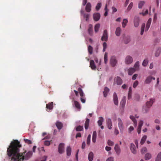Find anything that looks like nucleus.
<instances>
[{
	"instance_id": "obj_32",
	"label": "nucleus",
	"mask_w": 161,
	"mask_h": 161,
	"mask_svg": "<svg viewBox=\"0 0 161 161\" xmlns=\"http://www.w3.org/2000/svg\"><path fill=\"white\" fill-rule=\"evenodd\" d=\"M121 28L119 27H117L115 31V34L117 36H119L120 35Z\"/></svg>"
},
{
	"instance_id": "obj_14",
	"label": "nucleus",
	"mask_w": 161,
	"mask_h": 161,
	"mask_svg": "<svg viewBox=\"0 0 161 161\" xmlns=\"http://www.w3.org/2000/svg\"><path fill=\"white\" fill-rule=\"evenodd\" d=\"M118 125L119 129L120 130H122L123 128V125L122 120L121 119L118 118Z\"/></svg>"
},
{
	"instance_id": "obj_24",
	"label": "nucleus",
	"mask_w": 161,
	"mask_h": 161,
	"mask_svg": "<svg viewBox=\"0 0 161 161\" xmlns=\"http://www.w3.org/2000/svg\"><path fill=\"white\" fill-rule=\"evenodd\" d=\"M88 31L89 35H92V34L93 30L92 25L91 24H89L88 25Z\"/></svg>"
},
{
	"instance_id": "obj_35",
	"label": "nucleus",
	"mask_w": 161,
	"mask_h": 161,
	"mask_svg": "<svg viewBox=\"0 0 161 161\" xmlns=\"http://www.w3.org/2000/svg\"><path fill=\"white\" fill-rule=\"evenodd\" d=\"M127 22H128V20L127 19H123V21L122 23V27L123 28H124L125 27Z\"/></svg>"
},
{
	"instance_id": "obj_34",
	"label": "nucleus",
	"mask_w": 161,
	"mask_h": 161,
	"mask_svg": "<svg viewBox=\"0 0 161 161\" xmlns=\"http://www.w3.org/2000/svg\"><path fill=\"white\" fill-rule=\"evenodd\" d=\"M130 118L132 120L134 123V125L136 127L137 125V121L134 117L132 115H130Z\"/></svg>"
},
{
	"instance_id": "obj_62",
	"label": "nucleus",
	"mask_w": 161,
	"mask_h": 161,
	"mask_svg": "<svg viewBox=\"0 0 161 161\" xmlns=\"http://www.w3.org/2000/svg\"><path fill=\"white\" fill-rule=\"evenodd\" d=\"M81 137V134L80 133H77L76 135V138L80 137Z\"/></svg>"
},
{
	"instance_id": "obj_27",
	"label": "nucleus",
	"mask_w": 161,
	"mask_h": 161,
	"mask_svg": "<svg viewBox=\"0 0 161 161\" xmlns=\"http://www.w3.org/2000/svg\"><path fill=\"white\" fill-rule=\"evenodd\" d=\"M161 52V48L159 47L158 48L155 52V56L157 57L159 56Z\"/></svg>"
},
{
	"instance_id": "obj_16",
	"label": "nucleus",
	"mask_w": 161,
	"mask_h": 161,
	"mask_svg": "<svg viewBox=\"0 0 161 161\" xmlns=\"http://www.w3.org/2000/svg\"><path fill=\"white\" fill-rule=\"evenodd\" d=\"M106 122L108 128L109 129H112L111 126H112L111 120V119L108 118L106 119Z\"/></svg>"
},
{
	"instance_id": "obj_37",
	"label": "nucleus",
	"mask_w": 161,
	"mask_h": 161,
	"mask_svg": "<svg viewBox=\"0 0 161 161\" xmlns=\"http://www.w3.org/2000/svg\"><path fill=\"white\" fill-rule=\"evenodd\" d=\"M100 25L99 24H96L94 27V31L95 32H97L99 28Z\"/></svg>"
},
{
	"instance_id": "obj_5",
	"label": "nucleus",
	"mask_w": 161,
	"mask_h": 161,
	"mask_svg": "<svg viewBox=\"0 0 161 161\" xmlns=\"http://www.w3.org/2000/svg\"><path fill=\"white\" fill-rule=\"evenodd\" d=\"M152 80H155V78L151 75L148 76L146 78L144 83L146 84H149L151 82Z\"/></svg>"
},
{
	"instance_id": "obj_9",
	"label": "nucleus",
	"mask_w": 161,
	"mask_h": 161,
	"mask_svg": "<svg viewBox=\"0 0 161 161\" xmlns=\"http://www.w3.org/2000/svg\"><path fill=\"white\" fill-rule=\"evenodd\" d=\"M108 32L106 30L104 31L103 36L101 38V40L102 41H107L108 40Z\"/></svg>"
},
{
	"instance_id": "obj_38",
	"label": "nucleus",
	"mask_w": 161,
	"mask_h": 161,
	"mask_svg": "<svg viewBox=\"0 0 161 161\" xmlns=\"http://www.w3.org/2000/svg\"><path fill=\"white\" fill-rule=\"evenodd\" d=\"M75 130L77 131H82L83 129V126H81L79 125L76 127H75Z\"/></svg>"
},
{
	"instance_id": "obj_23",
	"label": "nucleus",
	"mask_w": 161,
	"mask_h": 161,
	"mask_svg": "<svg viewBox=\"0 0 161 161\" xmlns=\"http://www.w3.org/2000/svg\"><path fill=\"white\" fill-rule=\"evenodd\" d=\"M136 70V69L134 68H130L128 70V75H131L135 72Z\"/></svg>"
},
{
	"instance_id": "obj_57",
	"label": "nucleus",
	"mask_w": 161,
	"mask_h": 161,
	"mask_svg": "<svg viewBox=\"0 0 161 161\" xmlns=\"http://www.w3.org/2000/svg\"><path fill=\"white\" fill-rule=\"evenodd\" d=\"M101 6V3H98L96 6V8L97 11L98 10Z\"/></svg>"
},
{
	"instance_id": "obj_25",
	"label": "nucleus",
	"mask_w": 161,
	"mask_h": 161,
	"mask_svg": "<svg viewBox=\"0 0 161 161\" xmlns=\"http://www.w3.org/2000/svg\"><path fill=\"white\" fill-rule=\"evenodd\" d=\"M97 137V132L96 131H94L93 132L92 136V141L94 143H95L96 142Z\"/></svg>"
},
{
	"instance_id": "obj_41",
	"label": "nucleus",
	"mask_w": 161,
	"mask_h": 161,
	"mask_svg": "<svg viewBox=\"0 0 161 161\" xmlns=\"http://www.w3.org/2000/svg\"><path fill=\"white\" fill-rule=\"evenodd\" d=\"M78 90L80 93L81 97H83L84 96V93L82 89L81 88L79 87L78 88Z\"/></svg>"
},
{
	"instance_id": "obj_21",
	"label": "nucleus",
	"mask_w": 161,
	"mask_h": 161,
	"mask_svg": "<svg viewBox=\"0 0 161 161\" xmlns=\"http://www.w3.org/2000/svg\"><path fill=\"white\" fill-rule=\"evenodd\" d=\"M91 5L90 3H87L85 9L86 11L87 12H90L91 10Z\"/></svg>"
},
{
	"instance_id": "obj_12",
	"label": "nucleus",
	"mask_w": 161,
	"mask_h": 161,
	"mask_svg": "<svg viewBox=\"0 0 161 161\" xmlns=\"http://www.w3.org/2000/svg\"><path fill=\"white\" fill-rule=\"evenodd\" d=\"M100 17V14L98 13H94L93 14V19L96 21H98Z\"/></svg>"
},
{
	"instance_id": "obj_53",
	"label": "nucleus",
	"mask_w": 161,
	"mask_h": 161,
	"mask_svg": "<svg viewBox=\"0 0 161 161\" xmlns=\"http://www.w3.org/2000/svg\"><path fill=\"white\" fill-rule=\"evenodd\" d=\"M103 52H104L105 51V49L107 47V44L105 42H103Z\"/></svg>"
},
{
	"instance_id": "obj_43",
	"label": "nucleus",
	"mask_w": 161,
	"mask_h": 161,
	"mask_svg": "<svg viewBox=\"0 0 161 161\" xmlns=\"http://www.w3.org/2000/svg\"><path fill=\"white\" fill-rule=\"evenodd\" d=\"M93 47L90 45L88 46V51L90 54H92V53Z\"/></svg>"
},
{
	"instance_id": "obj_64",
	"label": "nucleus",
	"mask_w": 161,
	"mask_h": 161,
	"mask_svg": "<svg viewBox=\"0 0 161 161\" xmlns=\"http://www.w3.org/2000/svg\"><path fill=\"white\" fill-rule=\"evenodd\" d=\"M80 100L81 102L82 103H85V99L83 98V97H81L80 98Z\"/></svg>"
},
{
	"instance_id": "obj_30",
	"label": "nucleus",
	"mask_w": 161,
	"mask_h": 161,
	"mask_svg": "<svg viewBox=\"0 0 161 161\" xmlns=\"http://www.w3.org/2000/svg\"><path fill=\"white\" fill-rule=\"evenodd\" d=\"M93 153L92 152H91L89 154L88 159L89 161H92L93 158Z\"/></svg>"
},
{
	"instance_id": "obj_22",
	"label": "nucleus",
	"mask_w": 161,
	"mask_h": 161,
	"mask_svg": "<svg viewBox=\"0 0 161 161\" xmlns=\"http://www.w3.org/2000/svg\"><path fill=\"white\" fill-rule=\"evenodd\" d=\"M109 91V89L107 87H105L104 88V91L103 92V96L104 97H106Z\"/></svg>"
},
{
	"instance_id": "obj_55",
	"label": "nucleus",
	"mask_w": 161,
	"mask_h": 161,
	"mask_svg": "<svg viewBox=\"0 0 161 161\" xmlns=\"http://www.w3.org/2000/svg\"><path fill=\"white\" fill-rule=\"evenodd\" d=\"M138 83H139V82H138V81H137V80L133 84V87L134 88H136L137 86L138 85Z\"/></svg>"
},
{
	"instance_id": "obj_8",
	"label": "nucleus",
	"mask_w": 161,
	"mask_h": 161,
	"mask_svg": "<svg viewBox=\"0 0 161 161\" xmlns=\"http://www.w3.org/2000/svg\"><path fill=\"white\" fill-rule=\"evenodd\" d=\"M140 22V18L138 16H136L134 18V23L135 27H138L139 25Z\"/></svg>"
},
{
	"instance_id": "obj_52",
	"label": "nucleus",
	"mask_w": 161,
	"mask_h": 161,
	"mask_svg": "<svg viewBox=\"0 0 161 161\" xmlns=\"http://www.w3.org/2000/svg\"><path fill=\"white\" fill-rule=\"evenodd\" d=\"M144 10H143V12ZM148 13V10L147 9H146L145 12H140L139 13V14L141 15L142 14L143 16H145V15L147 14Z\"/></svg>"
},
{
	"instance_id": "obj_40",
	"label": "nucleus",
	"mask_w": 161,
	"mask_h": 161,
	"mask_svg": "<svg viewBox=\"0 0 161 161\" xmlns=\"http://www.w3.org/2000/svg\"><path fill=\"white\" fill-rule=\"evenodd\" d=\"M145 3V2L144 1H140L138 4V8H142Z\"/></svg>"
},
{
	"instance_id": "obj_50",
	"label": "nucleus",
	"mask_w": 161,
	"mask_h": 161,
	"mask_svg": "<svg viewBox=\"0 0 161 161\" xmlns=\"http://www.w3.org/2000/svg\"><path fill=\"white\" fill-rule=\"evenodd\" d=\"M91 136L90 135H88L87 139V144L89 145L90 144V139H91Z\"/></svg>"
},
{
	"instance_id": "obj_46",
	"label": "nucleus",
	"mask_w": 161,
	"mask_h": 161,
	"mask_svg": "<svg viewBox=\"0 0 161 161\" xmlns=\"http://www.w3.org/2000/svg\"><path fill=\"white\" fill-rule=\"evenodd\" d=\"M151 157V154L147 153L145 156V159L146 160H148Z\"/></svg>"
},
{
	"instance_id": "obj_4",
	"label": "nucleus",
	"mask_w": 161,
	"mask_h": 161,
	"mask_svg": "<svg viewBox=\"0 0 161 161\" xmlns=\"http://www.w3.org/2000/svg\"><path fill=\"white\" fill-rule=\"evenodd\" d=\"M123 82L122 79L119 77H115L114 79V84L118 85H121Z\"/></svg>"
},
{
	"instance_id": "obj_47",
	"label": "nucleus",
	"mask_w": 161,
	"mask_h": 161,
	"mask_svg": "<svg viewBox=\"0 0 161 161\" xmlns=\"http://www.w3.org/2000/svg\"><path fill=\"white\" fill-rule=\"evenodd\" d=\"M89 14H84V17L85 18L86 21H88L89 20Z\"/></svg>"
},
{
	"instance_id": "obj_1",
	"label": "nucleus",
	"mask_w": 161,
	"mask_h": 161,
	"mask_svg": "<svg viewBox=\"0 0 161 161\" xmlns=\"http://www.w3.org/2000/svg\"><path fill=\"white\" fill-rule=\"evenodd\" d=\"M21 145L19 142L17 140H13L7 149V154L9 157H11L10 161H23L24 159L28 160L32 155V152L29 151L25 156V153H20L19 148Z\"/></svg>"
},
{
	"instance_id": "obj_11",
	"label": "nucleus",
	"mask_w": 161,
	"mask_h": 161,
	"mask_svg": "<svg viewBox=\"0 0 161 161\" xmlns=\"http://www.w3.org/2000/svg\"><path fill=\"white\" fill-rule=\"evenodd\" d=\"M114 150L118 155H119L121 152V150L119 146L118 145V144H116L114 147Z\"/></svg>"
},
{
	"instance_id": "obj_26",
	"label": "nucleus",
	"mask_w": 161,
	"mask_h": 161,
	"mask_svg": "<svg viewBox=\"0 0 161 161\" xmlns=\"http://www.w3.org/2000/svg\"><path fill=\"white\" fill-rule=\"evenodd\" d=\"M74 103L75 107L78 109H80L81 108V106L79 103L76 101L75 100Z\"/></svg>"
},
{
	"instance_id": "obj_63",
	"label": "nucleus",
	"mask_w": 161,
	"mask_h": 161,
	"mask_svg": "<svg viewBox=\"0 0 161 161\" xmlns=\"http://www.w3.org/2000/svg\"><path fill=\"white\" fill-rule=\"evenodd\" d=\"M85 146H86L85 142H83L82 143V146H81L82 148L83 149L85 148Z\"/></svg>"
},
{
	"instance_id": "obj_17",
	"label": "nucleus",
	"mask_w": 161,
	"mask_h": 161,
	"mask_svg": "<svg viewBox=\"0 0 161 161\" xmlns=\"http://www.w3.org/2000/svg\"><path fill=\"white\" fill-rule=\"evenodd\" d=\"M90 67L93 70H95L96 67L95 64L93 60H91L90 62Z\"/></svg>"
},
{
	"instance_id": "obj_58",
	"label": "nucleus",
	"mask_w": 161,
	"mask_h": 161,
	"mask_svg": "<svg viewBox=\"0 0 161 161\" xmlns=\"http://www.w3.org/2000/svg\"><path fill=\"white\" fill-rule=\"evenodd\" d=\"M106 161H114V158L112 157H109L107 159Z\"/></svg>"
},
{
	"instance_id": "obj_61",
	"label": "nucleus",
	"mask_w": 161,
	"mask_h": 161,
	"mask_svg": "<svg viewBox=\"0 0 161 161\" xmlns=\"http://www.w3.org/2000/svg\"><path fill=\"white\" fill-rule=\"evenodd\" d=\"M134 129V127L133 126H130L129 129V131L130 132L131 131L133 130Z\"/></svg>"
},
{
	"instance_id": "obj_39",
	"label": "nucleus",
	"mask_w": 161,
	"mask_h": 161,
	"mask_svg": "<svg viewBox=\"0 0 161 161\" xmlns=\"http://www.w3.org/2000/svg\"><path fill=\"white\" fill-rule=\"evenodd\" d=\"M148 62V60L147 58L145 59L142 63V66L144 67L146 66L147 65Z\"/></svg>"
},
{
	"instance_id": "obj_48",
	"label": "nucleus",
	"mask_w": 161,
	"mask_h": 161,
	"mask_svg": "<svg viewBox=\"0 0 161 161\" xmlns=\"http://www.w3.org/2000/svg\"><path fill=\"white\" fill-rule=\"evenodd\" d=\"M139 63L138 61L136 62L134 66V68H135L136 69H138L139 68Z\"/></svg>"
},
{
	"instance_id": "obj_44",
	"label": "nucleus",
	"mask_w": 161,
	"mask_h": 161,
	"mask_svg": "<svg viewBox=\"0 0 161 161\" xmlns=\"http://www.w3.org/2000/svg\"><path fill=\"white\" fill-rule=\"evenodd\" d=\"M155 161H161V152L160 153L156 158Z\"/></svg>"
},
{
	"instance_id": "obj_18",
	"label": "nucleus",
	"mask_w": 161,
	"mask_h": 161,
	"mask_svg": "<svg viewBox=\"0 0 161 161\" xmlns=\"http://www.w3.org/2000/svg\"><path fill=\"white\" fill-rule=\"evenodd\" d=\"M130 149L132 153L133 154H136V148L135 145L133 143H131L130 146Z\"/></svg>"
},
{
	"instance_id": "obj_56",
	"label": "nucleus",
	"mask_w": 161,
	"mask_h": 161,
	"mask_svg": "<svg viewBox=\"0 0 161 161\" xmlns=\"http://www.w3.org/2000/svg\"><path fill=\"white\" fill-rule=\"evenodd\" d=\"M108 144L110 146H112L114 145V143L113 142L110 140H108Z\"/></svg>"
},
{
	"instance_id": "obj_51",
	"label": "nucleus",
	"mask_w": 161,
	"mask_h": 161,
	"mask_svg": "<svg viewBox=\"0 0 161 161\" xmlns=\"http://www.w3.org/2000/svg\"><path fill=\"white\" fill-rule=\"evenodd\" d=\"M133 3L132 2L130 3L127 8V10L128 11L130 10L133 7Z\"/></svg>"
},
{
	"instance_id": "obj_3",
	"label": "nucleus",
	"mask_w": 161,
	"mask_h": 161,
	"mask_svg": "<svg viewBox=\"0 0 161 161\" xmlns=\"http://www.w3.org/2000/svg\"><path fill=\"white\" fill-rule=\"evenodd\" d=\"M133 61V58L130 56L128 55L125 58V63L126 64H130Z\"/></svg>"
},
{
	"instance_id": "obj_6",
	"label": "nucleus",
	"mask_w": 161,
	"mask_h": 161,
	"mask_svg": "<svg viewBox=\"0 0 161 161\" xmlns=\"http://www.w3.org/2000/svg\"><path fill=\"white\" fill-rule=\"evenodd\" d=\"M117 63V60L115 57L113 56L111 58L110 60V64L113 67L115 66Z\"/></svg>"
},
{
	"instance_id": "obj_2",
	"label": "nucleus",
	"mask_w": 161,
	"mask_h": 161,
	"mask_svg": "<svg viewBox=\"0 0 161 161\" xmlns=\"http://www.w3.org/2000/svg\"><path fill=\"white\" fill-rule=\"evenodd\" d=\"M154 102V99L153 98H151L149 101H148L147 102V108L144 109L145 112L146 113L148 111L149 108L152 106Z\"/></svg>"
},
{
	"instance_id": "obj_20",
	"label": "nucleus",
	"mask_w": 161,
	"mask_h": 161,
	"mask_svg": "<svg viewBox=\"0 0 161 161\" xmlns=\"http://www.w3.org/2000/svg\"><path fill=\"white\" fill-rule=\"evenodd\" d=\"M56 125L57 128L59 130L62 129L63 127V124L62 123L59 121H57L56 122Z\"/></svg>"
},
{
	"instance_id": "obj_36",
	"label": "nucleus",
	"mask_w": 161,
	"mask_h": 161,
	"mask_svg": "<svg viewBox=\"0 0 161 161\" xmlns=\"http://www.w3.org/2000/svg\"><path fill=\"white\" fill-rule=\"evenodd\" d=\"M147 138V136L146 135L142 137V138L141 139V142H140V143H141V144L142 145L144 143Z\"/></svg>"
},
{
	"instance_id": "obj_42",
	"label": "nucleus",
	"mask_w": 161,
	"mask_h": 161,
	"mask_svg": "<svg viewBox=\"0 0 161 161\" xmlns=\"http://www.w3.org/2000/svg\"><path fill=\"white\" fill-rule=\"evenodd\" d=\"M145 27V24L144 23L143 24L141 27V35H142L144 33V28Z\"/></svg>"
},
{
	"instance_id": "obj_49",
	"label": "nucleus",
	"mask_w": 161,
	"mask_h": 161,
	"mask_svg": "<svg viewBox=\"0 0 161 161\" xmlns=\"http://www.w3.org/2000/svg\"><path fill=\"white\" fill-rule=\"evenodd\" d=\"M24 141L25 143L28 144H31L32 143V142L30 140H29L28 139H24Z\"/></svg>"
},
{
	"instance_id": "obj_54",
	"label": "nucleus",
	"mask_w": 161,
	"mask_h": 161,
	"mask_svg": "<svg viewBox=\"0 0 161 161\" xmlns=\"http://www.w3.org/2000/svg\"><path fill=\"white\" fill-rule=\"evenodd\" d=\"M147 151V149L146 147H143L141 150V152L142 154H144L145 152Z\"/></svg>"
},
{
	"instance_id": "obj_15",
	"label": "nucleus",
	"mask_w": 161,
	"mask_h": 161,
	"mask_svg": "<svg viewBox=\"0 0 161 161\" xmlns=\"http://www.w3.org/2000/svg\"><path fill=\"white\" fill-rule=\"evenodd\" d=\"M113 100L114 104L116 105H118V97L116 93H114L113 94Z\"/></svg>"
},
{
	"instance_id": "obj_10",
	"label": "nucleus",
	"mask_w": 161,
	"mask_h": 161,
	"mask_svg": "<svg viewBox=\"0 0 161 161\" xmlns=\"http://www.w3.org/2000/svg\"><path fill=\"white\" fill-rule=\"evenodd\" d=\"M99 120L97 121V123L99 126H100V127L102 129H103L104 127L102 125L104 121V119L102 117H100L99 118Z\"/></svg>"
},
{
	"instance_id": "obj_7",
	"label": "nucleus",
	"mask_w": 161,
	"mask_h": 161,
	"mask_svg": "<svg viewBox=\"0 0 161 161\" xmlns=\"http://www.w3.org/2000/svg\"><path fill=\"white\" fill-rule=\"evenodd\" d=\"M58 152L60 154H62L64 152V143H61L59 144Z\"/></svg>"
},
{
	"instance_id": "obj_60",
	"label": "nucleus",
	"mask_w": 161,
	"mask_h": 161,
	"mask_svg": "<svg viewBox=\"0 0 161 161\" xmlns=\"http://www.w3.org/2000/svg\"><path fill=\"white\" fill-rule=\"evenodd\" d=\"M137 75H138L137 74H134L132 77V79L133 80H135L136 79Z\"/></svg>"
},
{
	"instance_id": "obj_31",
	"label": "nucleus",
	"mask_w": 161,
	"mask_h": 161,
	"mask_svg": "<svg viewBox=\"0 0 161 161\" xmlns=\"http://www.w3.org/2000/svg\"><path fill=\"white\" fill-rule=\"evenodd\" d=\"M53 102H51L46 105V108L49 109H52L53 108Z\"/></svg>"
},
{
	"instance_id": "obj_33",
	"label": "nucleus",
	"mask_w": 161,
	"mask_h": 161,
	"mask_svg": "<svg viewBox=\"0 0 161 161\" xmlns=\"http://www.w3.org/2000/svg\"><path fill=\"white\" fill-rule=\"evenodd\" d=\"M67 155L68 156H69L71 155V147L69 146H68L67 147Z\"/></svg>"
},
{
	"instance_id": "obj_28",
	"label": "nucleus",
	"mask_w": 161,
	"mask_h": 161,
	"mask_svg": "<svg viewBox=\"0 0 161 161\" xmlns=\"http://www.w3.org/2000/svg\"><path fill=\"white\" fill-rule=\"evenodd\" d=\"M89 122V119L88 118H86L85 123V128L86 130H87L88 129Z\"/></svg>"
},
{
	"instance_id": "obj_45",
	"label": "nucleus",
	"mask_w": 161,
	"mask_h": 161,
	"mask_svg": "<svg viewBox=\"0 0 161 161\" xmlns=\"http://www.w3.org/2000/svg\"><path fill=\"white\" fill-rule=\"evenodd\" d=\"M104 59L105 63L106 64L108 62V53H105Z\"/></svg>"
},
{
	"instance_id": "obj_59",
	"label": "nucleus",
	"mask_w": 161,
	"mask_h": 161,
	"mask_svg": "<svg viewBox=\"0 0 161 161\" xmlns=\"http://www.w3.org/2000/svg\"><path fill=\"white\" fill-rule=\"evenodd\" d=\"M44 144L46 146H49L50 144V142L48 141H46L45 142Z\"/></svg>"
},
{
	"instance_id": "obj_19",
	"label": "nucleus",
	"mask_w": 161,
	"mask_h": 161,
	"mask_svg": "<svg viewBox=\"0 0 161 161\" xmlns=\"http://www.w3.org/2000/svg\"><path fill=\"white\" fill-rule=\"evenodd\" d=\"M152 22V19L150 18L148 20L146 27L145 31H147L149 29Z\"/></svg>"
},
{
	"instance_id": "obj_13",
	"label": "nucleus",
	"mask_w": 161,
	"mask_h": 161,
	"mask_svg": "<svg viewBox=\"0 0 161 161\" xmlns=\"http://www.w3.org/2000/svg\"><path fill=\"white\" fill-rule=\"evenodd\" d=\"M143 121L142 120H140L137 129V132L138 134L141 133L142 127L143 125Z\"/></svg>"
},
{
	"instance_id": "obj_29",
	"label": "nucleus",
	"mask_w": 161,
	"mask_h": 161,
	"mask_svg": "<svg viewBox=\"0 0 161 161\" xmlns=\"http://www.w3.org/2000/svg\"><path fill=\"white\" fill-rule=\"evenodd\" d=\"M126 103V98L125 97H124L122 100H121L120 102V105L122 107L124 108L125 105V104Z\"/></svg>"
}]
</instances>
